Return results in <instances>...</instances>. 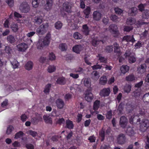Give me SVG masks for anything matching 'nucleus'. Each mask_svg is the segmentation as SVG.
<instances>
[{
	"mask_svg": "<svg viewBox=\"0 0 149 149\" xmlns=\"http://www.w3.org/2000/svg\"><path fill=\"white\" fill-rule=\"evenodd\" d=\"M51 40L50 35L47 34L43 39H40L37 43V47L38 49H41L46 46L48 45Z\"/></svg>",
	"mask_w": 149,
	"mask_h": 149,
	"instance_id": "1",
	"label": "nucleus"
},
{
	"mask_svg": "<svg viewBox=\"0 0 149 149\" xmlns=\"http://www.w3.org/2000/svg\"><path fill=\"white\" fill-rule=\"evenodd\" d=\"M49 24L47 23L41 25L36 29V31L40 34H43L45 33L48 29Z\"/></svg>",
	"mask_w": 149,
	"mask_h": 149,
	"instance_id": "2",
	"label": "nucleus"
},
{
	"mask_svg": "<svg viewBox=\"0 0 149 149\" xmlns=\"http://www.w3.org/2000/svg\"><path fill=\"white\" fill-rule=\"evenodd\" d=\"M19 9L22 12L26 13L30 10V7L28 3L24 1L21 3L19 6Z\"/></svg>",
	"mask_w": 149,
	"mask_h": 149,
	"instance_id": "3",
	"label": "nucleus"
},
{
	"mask_svg": "<svg viewBox=\"0 0 149 149\" xmlns=\"http://www.w3.org/2000/svg\"><path fill=\"white\" fill-rule=\"evenodd\" d=\"M148 127H149V121L148 120H143L141 123L140 127L141 131H144Z\"/></svg>",
	"mask_w": 149,
	"mask_h": 149,
	"instance_id": "4",
	"label": "nucleus"
},
{
	"mask_svg": "<svg viewBox=\"0 0 149 149\" xmlns=\"http://www.w3.org/2000/svg\"><path fill=\"white\" fill-rule=\"evenodd\" d=\"M110 93V88H104L100 91L99 94L102 97H105L108 96Z\"/></svg>",
	"mask_w": 149,
	"mask_h": 149,
	"instance_id": "5",
	"label": "nucleus"
},
{
	"mask_svg": "<svg viewBox=\"0 0 149 149\" xmlns=\"http://www.w3.org/2000/svg\"><path fill=\"white\" fill-rule=\"evenodd\" d=\"M147 66L145 63L142 64L137 68L138 72L140 74H142L146 71Z\"/></svg>",
	"mask_w": 149,
	"mask_h": 149,
	"instance_id": "6",
	"label": "nucleus"
},
{
	"mask_svg": "<svg viewBox=\"0 0 149 149\" xmlns=\"http://www.w3.org/2000/svg\"><path fill=\"white\" fill-rule=\"evenodd\" d=\"M109 30L113 34H117L118 32L117 26L115 24L110 25L109 26Z\"/></svg>",
	"mask_w": 149,
	"mask_h": 149,
	"instance_id": "7",
	"label": "nucleus"
},
{
	"mask_svg": "<svg viewBox=\"0 0 149 149\" xmlns=\"http://www.w3.org/2000/svg\"><path fill=\"white\" fill-rule=\"evenodd\" d=\"M72 5V4L70 3L65 2L63 4V9L67 12L70 13L71 11Z\"/></svg>",
	"mask_w": 149,
	"mask_h": 149,
	"instance_id": "8",
	"label": "nucleus"
},
{
	"mask_svg": "<svg viewBox=\"0 0 149 149\" xmlns=\"http://www.w3.org/2000/svg\"><path fill=\"white\" fill-rule=\"evenodd\" d=\"M17 48L18 51L24 52L28 48L27 44L25 43H22L18 44L17 46Z\"/></svg>",
	"mask_w": 149,
	"mask_h": 149,
	"instance_id": "9",
	"label": "nucleus"
},
{
	"mask_svg": "<svg viewBox=\"0 0 149 149\" xmlns=\"http://www.w3.org/2000/svg\"><path fill=\"white\" fill-rule=\"evenodd\" d=\"M127 123V120L124 116H121L120 119V124L121 126L124 128L125 127Z\"/></svg>",
	"mask_w": 149,
	"mask_h": 149,
	"instance_id": "10",
	"label": "nucleus"
},
{
	"mask_svg": "<svg viewBox=\"0 0 149 149\" xmlns=\"http://www.w3.org/2000/svg\"><path fill=\"white\" fill-rule=\"evenodd\" d=\"M53 1L52 0H46V4L45 5L44 8L47 11L50 10L52 8Z\"/></svg>",
	"mask_w": 149,
	"mask_h": 149,
	"instance_id": "11",
	"label": "nucleus"
},
{
	"mask_svg": "<svg viewBox=\"0 0 149 149\" xmlns=\"http://www.w3.org/2000/svg\"><path fill=\"white\" fill-rule=\"evenodd\" d=\"M113 45L114 49V52L118 56L121 55V52L120 51V47L119 45L117 43H115L113 44Z\"/></svg>",
	"mask_w": 149,
	"mask_h": 149,
	"instance_id": "12",
	"label": "nucleus"
},
{
	"mask_svg": "<svg viewBox=\"0 0 149 149\" xmlns=\"http://www.w3.org/2000/svg\"><path fill=\"white\" fill-rule=\"evenodd\" d=\"M56 103L57 107L60 109H62L64 105L63 101L61 99H57L56 101Z\"/></svg>",
	"mask_w": 149,
	"mask_h": 149,
	"instance_id": "13",
	"label": "nucleus"
},
{
	"mask_svg": "<svg viewBox=\"0 0 149 149\" xmlns=\"http://www.w3.org/2000/svg\"><path fill=\"white\" fill-rule=\"evenodd\" d=\"M126 138L125 135L123 134H120L118 135L117 138L118 142L120 144L124 143L125 141Z\"/></svg>",
	"mask_w": 149,
	"mask_h": 149,
	"instance_id": "14",
	"label": "nucleus"
},
{
	"mask_svg": "<svg viewBox=\"0 0 149 149\" xmlns=\"http://www.w3.org/2000/svg\"><path fill=\"white\" fill-rule=\"evenodd\" d=\"M100 77L99 73L96 71H94L92 72L91 74V79L95 81L98 80Z\"/></svg>",
	"mask_w": 149,
	"mask_h": 149,
	"instance_id": "15",
	"label": "nucleus"
},
{
	"mask_svg": "<svg viewBox=\"0 0 149 149\" xmlns=\"http://www.w3.org/2000/svg\"><path fill=\"white\" fill-rule=\"evenodd\" d=\"M123 40H126L127 42H131L133 43L136 40L134 38L133 36H124L123 38Z\"/></svg>",
	"mask_w": 149,
	"mask_h": 149,
	"instance_id": "16",
	"label": "nucleus"
},
{
	"mask_svg": "<svg viewBox=\"0 0 149 149\" xmlns=\"http://www.w3.org/2000/svg\"><path fill=\"white\" fill-rule=\"evenodd\" d=\"M93 96L91 93L89 91H87L86 92L85 99L88 102H91L93 98Z\"/></svg>",
	"mask_w": 149,
	"mask_h": 149,
	"instance_id": "17",
	"label": "nucleus"
},
{
	"mask_svg": "<svg viewBox=\"0 0 149 149\" xmlns=\"http://www.w3.org/2000/svg\"><path fill=\"white\" fill-rule=\"evenodd\" d=\"M82 81L85 86L87 88L90 87L91 85V82L90 78H84L82 79Z\"/></svg>",
	"mask_w": 149,
	"mask_h": 149,
	"instance_id": "18",
	"label": "nucleus"
},
{
	"mask_svg": "<svg viewBox=\"0 0 149 149\" xmlns=\"http://www.w3.org/2000/svg\"><path fill=\"white\" fill-rule=\"evenodd\" d=\"M93 19L96 21L99 20L102 17V14L100 13L97 11H94L93 14Z\"/></svg>",
	"mask_w": 149,
	"mask_h": 149,
	"instance_id": "19",
	"label": "nucleus"
},
{
	"mask_svg": "<svg viewBox=\"0 0 149 149\" xmlns=\"http://www.w3.org/2000/svg\"><path fill=\"white\" fill-rule=\"evenodd\" d=\"M33 20V22L36 24H40L42 22L43 19L41 16H39L35 17Z\"/></svg>",
	"mask_w": 149,
	"mask_h": 149,
	"instance_id": "20",
	"label": "nucleus"
},
{
	"mask_svg": "<svg viewBox=\"0 0 149 149\" xmlns=\"http://www.w3.org/2000/svg\"><path fill=\"white\" fill-rule=\"evenodd\" d=\"M83 48L82 46L80 45H77L72 48L73 51L77 54H79L80 52L82 50Z\"/></svg>",
	"mask_w": 149,
	"mask_h": 149,
	"instance_id": "21",
	"label": "nucleus"
},
{
	"mask_svg": "<svg viewBox=\"0 0 149 149\" xmlns=\"http://www.w3.org/2000/svg\"><path fill=\"white\" fill-rule=\"evenodd\" d=\"M107 79L105 76H102L99 79V84L101 85L105 84L107 83Z\"/></svg>",
	"mask_w": 149,
	"mask_h": 149,
	"instance_id": "22",
	"label": "nucleus"
},
{
	"mask_svg": "<svg viewBox=\"0 0 149 149\" xmlns=\"http://www.w3.org/2000/svg\"><path fill=\"white\" fill-rule=\"evenodd\" d=\"M43 118L46 123L52 124V118L49 116L45 115L43 116Z\"/></svg>",
	"mask_w": 149,
	"mask_h": 149,
	"instance_id": "23",
	"label": "nucleus"
},
{
	"mask_svg": "<svg viewBox=\"0 0 149 149\" xmlns=\"http://www.w3.org/2000/svg\"><path fill=\"white\" fill-rule=\"evenodd\" d=\"M129 67L127 65H123L120 68L121 72L123 74H125L129 71Z\"/></svg>",
	"mask_w": 149,
	"mask_h": 149,
	"instance_id": "24",
	"label": "nucleus"
},
{
	"mask_svg": "<svg viewBox=\"0 0 149 149\" xmlns=\"http://www.w3.org/2000/svg\"><path fill=\"white\" fill-rule=\"evenodd\" d=\"M56 82L58 84L62 85L66 83V80L64 77H60L57 79Z\"/></svg>",
	"mask_w": 149,
	"mask_h": 149,
	"instance_id": "25",
	"label": "nucleus"
},
{
	"mask_svg": "<svg viewBox=\"0 0 149 149\" xmlns=\"http://www.w3.org/2000/svg\"><path fill=\"white\" fill-rule=\"evenodd\" d=\"M7 41L10 43H13L16 41L15 37L11 35H10L7 36Z\"/></svg>",
	"mask_w": 149,
	"mask_h": 149,
	"instance_id": "26",
	"label": "nucleus"
},
{
	"mask_svg": "<svg viewBox=\"0 0 149 149\" xmlns=\"http://www.w3.org/2000/svg\"><path fill=\"white\" fill-rule=\"evenodd\" d=\"M100 42H102V43H104L103 40H98L97 38L96 37L92 41V44L93 46H95L97 45Z\"/></svg>",
	"mask_w": 149,
	"mask_h": 149,
	"instance_id": "27",
	"label": "nucleus"
},
{
	"mask_svg": "<svg viewBox=\"0 0 149 149\" xmlns=\"http://www.w3.org/2000/svg\"><path fill=\"white\" fill-rule=\"evenodd\" d=\"M66 122L67 128L69 129L73 128L74 125L72 121L69 120H67L66 121Z\"/></svg>",
	"mask_w": 149,
	"mask_h": 149,
	"instance_id": "28",
	"label": "nucleus"
},
{
	"mask_svg": "<svg viewBox=\"0 0 149 149\" xmlns=\"http://www.w3.org/2000/svg\"><path fill=\"white\" fill-rule=\"evenodd\" d=\"M126 133L130 136H132L134 134V130L132 128L130 127L127 128L126 131Z\"/></svg>",
	"mask_w": 149,
	"mask_h": 149,
	"instance_id": "29",
	"label": "nucleus"
},
{
	"mask_svg": "<svg viewBox=\"0 0 149 149\" xmlns=\"http://www.w3.org/2000/svg\"><path fill=\"white\" fill-rule=\"evenodd\" d=\"M56 70V66L54 65H49L47 68V71L50 73L54 72Z\"/></svg>",
	"mask_w": 149,
	"mask_h": 149,
	"instance_id": "30",
	"label": "nucleus"
},
{
	"mask_svg": "<svg viewBox=\"0 0 149 149\" xmlns=\"http://www.w3.org/2000/svg\"><path fill=\"white\" fill-rule=\"evenodd\" d=\"M136 22V20L134 18H129L127 19L126 23L127 24L132 25L134 24Z\"/></svg>",
	"mask_w": 149,
	"mask_h": 149,
	"instance_id": "31",
	"label": "nucleus"
},
{
	"mask_svg": "<svg viewBox=\"0 0 149 149\" xmlns=\"http://www.w3.org/2000/svg\"><path fill=\"white\" fill-rule=\"evenodd\" d=\"M33 63L31 61L28 62L25 65V68L28 70H31L33 67Z\"/></svg>",
	"mask_w": 149,
	"mask_h": 149,
	"instance_id": "32",
	"label": "nucleus"
},
{
	"mask_svg": "<svg viewBox=\"0 0 149 149\" xmlns=\"http://www.w3.org/2000/svg\"><path fill=\"white\" fill-rule=\"evenodd\" d=\"M83 32L85 35H88L89 31L87 25H83Z\"/></svg>",
	"mask_w": 149,
	"mask_h": 149,
	"instance_id": "33",
	"label": "nucleus"
},
{
	"mask_svg": "<svg viewBox=\"0 0 149 149\" xmlns=\"http://www.w3.org/2000/svg\"><path fill=\"white\" fill-rule=\"evenodd\" d=\"M70 90L72 91L74 90L75 92H76L77 91H79L80 88V86L78 84H74L70 87Z\"/></svg>",
	"mask_w": 149,
	"mask_h": 149,
	"instance_id": "34",
	"label": "nucleus"
},
{
	"mask_svg": "<svg viewBox=\"0 0 149 149\" xmlns=\"http://www.w3.org/2000/svg\"><path fill=\"white\" fill-rule=\"evenodd\" d=\"M142 100L144 102L149 103V92L144 95L143 97Z\"/></svg>",
	"mask_w": 149,
	"mask_h": 149,
	"instance_id": "35",
	"label": "nucleus"
},
{
	"mask_svg": "<svg viewBox=\"0 0 149 149\" xmlns=\"http://www.w3.org/2000/svg\"><path fill=\"white\" fill-rule=\"evenodd\" d=\"M41 120L42 118L40 117H33L31 119V121L33 123L36 124Z\"/></svg>",
	"mask_w": 149,
	"mask_h": 149,
	"instance_id": "36",
	"label": "nucleus"
},
{
	"mask_svg": "<svg viewBox=\"0 0 149 149\" xmlns=\"http://www.w3.org/2000/svg\"><path fill=\"white\" fill-rule=\"evenodd\" d=\"M63 26L62 23L60 21H58L55 24V27L58 30H60Z\"/></svg>",
	"mask_w": 149,
	"mask_h": 149,
	"instance_id": "37",
	"label": "nucleus"
},
{
	"mask_svg": "<svg viewBox=\"0 0 149 149\" xmlns=\"http://www.w3.org/2000/svg\"><path fill=\"white\" fill-rule=\"evenodd\" d=\"M137 12V9L136 7H133L130 9V12L132 16H134Z\"/></svg>",
	"mask_w": 149,
	"mask_h": 149,
	"instance_id": "38",
	"label": "nucleus"
},
{
	"mask_svg": "<svg viewBox=\"0 0 149 149\" xmlns=\"http://www.w3.org/2000/svg\"><path fill=\"white\" fill-rule=\"evenodd\" d=\"M90 8L89 7H87L84 10V13L86 15V16H85L86 18H88V15L90 13Z\"/></svg>",
	"mask_w": 149,
	"mask_h": 149,
	"instance_id": "39",
	"label": "nucleus"
},
{
	"mask_svg": "<svg viewBox=\"0 0 149 149\" xmlns=\"http://www.w3.org/2000/svg\"><path fill=\"white\" fill-rule=\"evenodd\" d=\"M131 89V86L130 85H126L124 88V91L125 92L128 93L130 92Z\"/></svg>",
	"mask_w": 149,
	"mask_h": 149,
	"instance_id": "40",
	"label": "nucleus"
},
{
	"mask_svg": "<svg viewBox=\"0 0 149 149\" xmlns=\"http://www.w3.org/2000/svg\"><path fill=\"white\" fill-rule=\"evenodd\" d=\"M110 18L111 20L114 22H118L120 20L119 18L116 15H111Z\"/></svg>",
	"mask_w": 149,
	"mask_h": 149,
	"instance_id": "41",
	"label": "nucleus"
},
{
	"mask_svg": "<svg viewBox=\"0 0 149 149\" xmlns=\"http://www.w3.org/2000/svg\"><path fill=\"white\" fill-rule=\"evenodd\" d=\"M11 64L13 68L14 69L17 68L19 65V63L15 59L13 62H11Z\"/></svg>",
	"mask_w": 149,
	"mask_h": 149,
	"instance_id": "42",
	"label": "nucleus"
},
{
	"mask_svg": "<svg viewBox=\"0 0 149 149\" xmlns=\"http://www.w3.org/2000/svg\"><path fill=\"white\" fill-rule=\"evenodd\" d=\"M134 55H135V54L131 52L129 50H127L124 54V56L126 57H129L130 56H133Z\"/></svg>",
	"mask_w": 149,
	"mask_h": 149,
	"instance_id": "43",
	"label": "nucleus"
},
{
	"mask_svg": "<svg viewBox=\"0 0 149 149\" xmlns=\"http://www.w3.org/2000/svg\"><path fill=\"white\" fill-rule=\"evenodd\" d=\"M14 130L13 127L12 125L9 126L7 128L6 133L7 134H10Z\"/></svg>",
	"mask_w": 149,
	"mask_h": 149,
	"instance_id": "44",
	"label": "nucleus"
},
{
	"mask_svg": "<svg viewBox=\"0 0 149 149\" xmlns=\"http://www.w3.org/2000/svg\"><path fill=\"white\" fill-rule=\"evenodd\" d=\"M74 37L76 39H80L82 38V35L78 32H76L73 34Z\"/></svg>",
	"mask_w": 149,
	"mask_h": 149,
	"instance_id": "45",
	"label": "nucleus"
},
{
	"mask_svg": "<svg viewBox=\"0 0 149 149\" xmlns=\"http://www.w3.org/2000/svg\"><path fill=\"white\" fill-rule=\"evenodd\" d=\"M100 103V101L98 100H96L94 102L93 106L94 109L96 110L98 109L99 107Z\"/></svg>",
	"mask_w": 149,
	"mask_h": 149,
	"instance_id": "46",
	"label": "nucleus"
},
{
	"mask_svg": "<svg viewBox=\"0 0 149 149\" xmlns=\"http://www.w3.org/2000/svg\"><path fill=\"white\" fill-rule=\"evenodd\" d=\"M51 87L50 84H48L45 87L44 90V92L46 94H47L49 92L50 89Z\"/></svg>",
	"mask_w": 149,
	"mask_h": 149,
	"instance_id": "47",
	"label": "nucleus"
},
{
	"mask_svg": "<svg viewBox=\"0 0 149 149\" xmlns=\"http://www.w3.org/2000/svg\"><path fill=\"white\" fill-rule=\"evenodd\" d=\"M11 28L12 30L15 32L17 31L18 29V27L17 25L14 23L13 24L11 25Z\"/></svg>",
	"mask_w": 149,
	"mask_h": 149,
	"instance_id": "48",
	"label": "nucleus"
},
{
	"mask_svg": "<svg viewBox=\"0 0 149 149\" xmlns=\"http://www.w3.org/2000/svg\"><path fill=\"white\" fill-rule=\"evenodd\" d=\"M126 79L127 81H132L134 80L135 77L134 75L131 74L127 76Z\"/></svg>",
	"mask_w": 149,
	"mask_h": 149,
	"instance_id": "49",
	"label": "nucleus"
},
{
	"mask_svg": "<svg viewBox=\"0 0 149 149\" xmlns=\"http://www.w3.org/2000/svg\"><path fill=\"white\" fill-rule=\"evenodd\" d=\"M134 56L135 55H134L133 56H130L128 58V61L130 63H133L135 62L136 59Z\"/></svg>",
	"mask_w": 149,
	"mask_h": 149,
	"instance_id": "50",
	"label": "nucleus"
},
{
	"mask_svg": "<svg viewBox=\"0 0 149 149\" xmlns=\"http://www.w3.org/2000/svg\"><path fill=\"white\" fill-rule=\"evenodd\" d=\"M67 48V45L65 44H61L59 46V48L62 51L66 50Z\"/></svg>",
	"mask_w": 149,
	"mask_h": 149,
	"instance_id": "51",
	"label": "nucleus"
},
{
	"mask_svg": "<svg viewBox=\"0 0 149 149\" xmlns=\"http://www.w3.org/2000/svg\"><path fill=\"white\" fill-rule=\"evenodd\" d=\"M115 13L118 15H121L123 13V11L121 9L118 7L115 8H114Z\"/></svg>",
	"mask_w": 149,
	"mask_h": 149,
	"instance_id": "52",
	"label": "nucleus"
},
{
	"mask_svg": "<svg viewBox=\"0 0 149 149\" xmlns=\"http://www.w3.org/2000/svg\"><path fill=\"white\" fill-rule=\"evenodd\" d=\"M49 59L51 61H54L56 59L55 55L53 52H51L49 53Z\"/></svg>",
	"mask_w": 149,
	"mask_h": 149,
	"instance_id": "53",
	"label": "nucleus"
},
{
	"mask_svg": "<svg viewBox=\"0 0 149 149\" xmlns=\"http://www.w3.org/2000/svg\"><path fill=\"white\" fill-rule=\"evenodd\" d=\"M143 45V43L141 41H138L135 45L134 47L136 49L142 47Z\"/></svg>",
	"mask_w": 149,
	"mask_h": 149,
	"instance_id": "54",
	"label": "nucleus"
},
{
	"mask_svg": "<svg viewBox=\"0 0 149 149\" xmlns=\"http://www.w3.org/2000/svg\"><path fill=\"white\" fill-rule=\"evenodd\" d=\"M146 4H143L141 3L139 5L138 8L139 10L140 11H143L144 10V7L146 6Z\"/></svg>",
	"mask_w": 149,
	"mask_h": 149,
	"instance_id": "55",
	"label": "nucleus"
},
{
	"mask_svg": "<svg viewBox=\"0 0 149 149\" xmlns=\"http://www.w3.org/2000/svg\"><path fill=\"white\" fill-rule=\"evenodd\" d=\"M29 134L34 137L38 136V133L36 132L31 130L29 131Z\"/></svg>",
	"mask_w": 149,
	"mask_h": 149,
	"instance_id": "56",
	"label": "nucleus"
},
{
	"mask_svg": "<svg viewBox=\"0 0 149 149\" xmlns=\"http://www.w3.org/2000/svg\"><path fill=\"white\" fill-rule=\"evenodd\" d=\"M103 64H102L101 65L97 64L92 66V68L93 70L100 69L103 67Z\"/></svg>",
	"mask_w": 149,
	"mask_h": 149,
	"instance_id": "57",
	"label": "nucleus"
},
{
	"mask_svg": "<svg viewBox=\"0 0 149 149\" xmlns=\"http://www.w3.org/2000/svg\"><path fill=\"white\" fill-rule=\"evenodd\" d=\"M23 133L22 132H19L17 133L15 135V138L17 139L23 136Z\"/></svg>",
	"mask_w": 149,
	"mask_h": 149,
	"instance_id": "58",
	"label": "nucleus"
},
{
	"mask_svg": "<svg viewBox=\"0 0 149 149\" xmlns=\"http://www.w3.org/2000/svg\"><path fill=\"white\" fill-rule=\"evenodd\" d=\"M5 50L7 54H9L11 53L12 49L9 46H6L5 47Z\"/></svg>",
	"mask_w": 149,
	"mask_h": 149,
	"instance_id": "59",
	"label": "nucleus"
},
{
	"mask_svg": "<svg viewBox=\"0 0 149 149\" xmlns=\"http://www.w3.org/2000/svg\"><path fill=\"white\" fill-rule=\"evenodd\" d=\"M100 135L102 137L101 141H103L104 139V131L102 129L100 132Z\"/></svg>",
	"mask_w": 149,
	"mask_h": 149,
	"instance_id": "60",
	"label": "nucleus"
},
{
	"mask_svg": "<svg viewBox=\"0 0 149 149\" xmlns=\"http://www.w3.org/2000/svg\"><path fill=\"white\" fill-rule=\"evenodd\" d=\"M38 0H32V4L34 8H37L38 5Z\"/></svg>",
	"mask_w": 149,
	"mask_h": 149,
	"instance_id": "61",
	"label": "nucleus"
},
{
	"mask_svg": "<svg viewBox=\"0 0 149 149\" xmlns=\"http://www.w3.org/2000/svg\"><path fill=\"white\" fill-rule=\"evenodd\" d=\"M99 60L101 62L106 63L107 61V59L104 57H102L101 55L98 56Z\"/></svg>",
	"mask_w": 149,
	"mask_h": 149,
	"instance_id": "62",
	"label": "nucleus"
},
{
	"mask_svg": "<svg viewBox=\"0 0 149 149\" xmlns=\"http://www.w3.org/2000/svg\"><path fill=\"white\" fill-rule=\"evenodd\" d=\"M112 116V113L111 111H108L106 114L107 118L109 119H110L111 118Z\"/></svg>",
	"mask_w": 149,
	"mask_h": 149,
	"instance_id": "63",
	"label": "nucleus"
},
{
	"mask_svg": "<svg viewBox=\"0 0 149 149\" xmlns=\"http://www.w3.org/2000/svg\"><path fill=\"white\" fill-rule=\"evenodd\" d=\"M145 148L146 149H149V138L148 137H146Z\"/></svg>",
	"mask_w": 149,
	"mask_h": 149,
	"instance_id": "64",
	"label": "nucleus"
}]
</instances>
